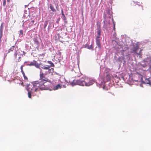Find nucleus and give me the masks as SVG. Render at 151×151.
Segmentation results:
<instances>
[{
    "mask_svg": "<svg viewBox=\"0 0 151 151\" xmlns=\"http://www.w3.org/2000/svg\"><path fill=\"white\" fill-rule=\"evenodd\" d=\"M93 83V81L86 77H82L78 80H74L71 83L72 86L78 85L81 86H89Z\"/></svg>",
    "mask_w": 151,
    "mask_h": 151,
    "instance_id": "1",
    "label": "nucleus"
},
{
    "mask_svg": "<svg viewBox=\"0 0 151 151\" xmlns=\"http://www.w3.org/2000/svg\"><path fill=\"white\" fill-rule=\"evenodd\" d=\"M45 79L39 80V81L34 82V86H36L41 90H45L47 89L49 87V85L47 84V82L50 83V81L48 79L45 78Z\"/></svg>",
    "mask_w": 151,
    "mask_h": 151,
    "instance_id": "2",
    "label": "nucleus"
},
{
    "mask_svg": "<svg viewBox=\"0 0 151 151\" xmlns=\"http://www.w3.org/2000/svg\"><path fill=\"white\" fill-rule=\"evenodd\" d=\"M34 82L32 85L29 84L27 86V91H29L32 92L36 91L37 88L36 86H34Z\"/></svg>",
    "mask_w": 151,
    "mask_h": 151,
    "instance_id": "3",
    "label": "nucleus"
},
{
    "mask_svg": "<svg viewBox=\"0 0 151 151\" xmlns=\"http://www.w3.org/2000/svg\"><path fill=\"white\" fill-rule=\"evenodd\" d=\"M14 58L17 62H19L21 61V57L18 55L17 52L16 51L14 55Z\"/></svg>",
    "mask_w": 151,
    "mask_h": 151,
    "instance_id": "4",
    "label": "nucleus"
},
{
    "mask_svg": "<svg viewBox=\"0 0 151 151\" xmlns=\"http://www.w3.org/2000/svg\"><path fill=\"white\" fill-rule=\"evenodd\" d=\"M145 62L146 63L145 65L143 67H145L147 65L150 64L151 63V57L149 56L147 57L146 59L144 60Z\"/></svg>",
    "mask_w": 151,
    "mask_h": 151,
    "instance_id": "5",
    "label": "nucleus"
},
{
    "mask_svg": "<svg viewBox=\"0 0 151 151\" xmlns=\"http://www.w3.org/2000/svg\"><path fill=\"white\" fill-rule=\"evenodd\" d=\"M4 23H2L0 26V42L1 41V38L3 35V32L4 29Z\"/></svg>",
    "mask_w": 151,
    "mask_h": 151,
    "instance_id": "6",
    "label": "nucleus"
},
{
    "mask_svg": "<svg viewBox=\"0 0 151 151\" xmlns=\"http://www.w3.org/2000/svg\"><path fill=\"white\" fill-rule=\"evenodd\" d=\"M138 49H139L138 47V46H136L135 47H134V48L133 49V50L132 51V52H134V54H136L137 55H140V51L138 53L137 52L138 50Z\"/></svg>",
    "mask_w": 151,
    "mask_h": 151,
    "instance_id": "7",
    "label": "nucleus"
},
{
    "mask_svg": "<svg viewBox=\"0 0 151 151\" xmlns=\"http://www.w3.org/2000/svg\"><path fill=\"white\" fill-rule=\"evenodd\" d=\"M105 78L106 79V80H105L104 82H106L110 81L111 79V76L108 73H107L106 76Z\"/></svg>",
    "mask_w": 151,
    "mask_h": 151,
    "instance_id": "8",
    "label": "nucleus"
},
{
    "mask_svg": "<svg viewBox=\"0 0 151 151\" xmlns=\"http://www.w3.org/2000/svg\"><path fill=\"white\" fill-rule=\"evenodd\" d=\"M40 80H44L43 78H45V76L43 73L42 72L40 71Z\"/></svg>",
    "mask_w": 151,
    "mask_h": 151,
    "instance_id": "9",
    "label": "nucleus"
},
{
    "mask_svg": "<svg viewBox=\"0 0 151 151\" xmlns=\"http://www.w3.org/2000/svg\"><path fill=\"white\" fill-rule=\"evenodd\" d=\"M15 46H12L8 50V53H10V52L12 51H14V53L16 51H17L15 49H14Z\"/></svg>",
    "mask_w": 151,
    "mask_h": 151,
    "instance_id": "10",
    "label": "nucleus"
},
{
    "mask_svg": "<svg viewBox=\"0 0 151 151\" xmlns=\"http://www.w3.org/2000/svg\"><path fill=\"white\" fill-rule=\"evenodd\" d=\"M29 66H36V61L34 60L33 62H31L30 64H29Z\"/></svg>",
    "mask_w": 151,
    "mask_h": 151,
    "instance_id": "11",
    "label": "nucleus"
},
{
    "mask_svg": "<svg viewBox=\"0 0 151 151\" xmlns=\"http://www.w3.org/2000/svg\"><path fill=\"white\" fill-rule=\"evenodd\" d=\"M50 68V66L49 65H47L46 66L43 65L41 67V68L43 69L48 70Z\"/></svg>",
    "mask_w": 151,
    "mask_h": 151,
    "instance_id": "12",
    "label": "nucleus"
},
{
    "mask_svg": "<svg viewBox=\"0 0 151 151\" xmlns=\"http://www.w3.org/2000/svg\"><path fill=\"white\" fill-rule=\"evenodd\" d=\"M61 88V86L60 84H58L56 85L54 87V89L55 90H57L59 88Z\"/></svg>",
    "mask_w": 151,
    "mask_h": 151,
    "instance_id": "13",
    "label": "nucleus"
},
{
    "mask_svg": "<svg viewBox=\"0 0 151 151\" xmlns=\"http://www.w3.org/2000/svg\"><path fill=\"white\" fill-rule=\"evenodd\" d=\"M48 63H49L50 64V67H55L54 64L51 61H48Z\"/></svg>",
    "mask_w": 151,
    "mask_h": 151,
    "instance_id": "14",
    "label": "nucleus"
},
{
    "mask_svg": "<svg viewBox=\"0 0 151 151\" xmlns=\"http://www.w3.org/2000/svg\"><path fill=\"white\" fill-rule=\"evenodd\" d=\"M96 44L98 46V47L99 49H101V43L100 42V41L98 42H96Z\"/></svg>",
    "mask_w": 151,
    "mask_h": 151,
    "instance_id": "15",
    "label": "nucleus"
},
{
    "mask_svg": "<svg viewBox=\"0 0 151 151\" xmlns=\"http://www.w3.org/2000/svg\"><path fill=\"white\" fill-rule=\"evenodd\" d=\"M50 9H51V10L52 11V12H55L56 11V10L54 8V7L53 6H52V5H50Z\"/></svg>",
    "mask_w": 151,
    "mask_h": 151,
    "instance_id": "16",
    "label": "nucleus"
},
{
    "mask_svg": "<svg viewBox=\"0 0 151 151\" xmlns=\"http://www.w3.org/2000/svg\"><path fill=\"white\" fill-rule=\"evenodd\" d=\"M22 73L23 74L24 79L25 80L28 81V78L27 77L25 76L24 73L23 72V73Z\"/></svg>",
    "mask_w": 151,
    "mask_h": 151,
    "instance_id": "17",
    "label": "nucleus"
},
{
    "mask_svg": "<svg viewBox=\"0 0 151 151\" xmlns=\"http://www.w3.org/2000/svg\"><path fill=\"white\" fill-rule=\"evenodd\" d=\"M28 97L29 98H31V93H32L33 92H31L29 91H28Z\"/></svg>",
    "mask_w": 151,
    "mask_h": 151,
    "instance_id": "18",
    "label": "nucleus"
},
{
    "mask_svg": "<svg viewBox=\"0 0 151 151\" xmlns=\"http://www.w3.org/2000/svg\"><path fill=\"white\" fill-rule=\"evenodd\" d=\"M101 31L100 29H98L97 31V33L98 35H99V36L101 35Z\"/></svg>",
    "mask_w": 151,
    "mask_h": 151,
    "instance_id": "19",
    "label": "nucleus"
},
{
    "mask_svg": "<svg viewBox=\"0 0 151 151\" xmlns=\"http://www.w3.org/2000/svg\"><path fill=\"white\" fill-rule=\"evenodd\" d=\"M35 43L37 45H39L40 44V43L37 39H35L34 40Z\"/></svg>",
    "mask_w": 151,
    "mask_h": 151,
    "instance_id": "20",
    "label": "nucleus"
},
{
    "mask_svg": "<svg viewBox=\"0 0 151 151\" xmlns=\"http://www.w3.org/2000/svg\"><path fill=\"white\" fill-rule=\"evenodd\" d=\"M48 24V21H45V22L44 24V28H45L46 26L47 25V24Z\"/></svg>",
    "mask_w": 151,
    "mask_h": 151,
    "instance_id": "21",
    "label": "nucleus"
},
{
    "mask_svg": "<svg viewBox=\"0 0 151 151\" xmlns=\"http://www.w3.org/2000/svg\"><path fill=\"white\" fill-rule=\"evenodd\" d=\"M24 66V65H22L21 66V67H20V69L21 70V72H22V73L24 72L23 70V67Z\"/></svg>",
    "mask_w": 151,
    "mask_h": 151,
    "instance_id": "22",
    "label": "nucleus"
},
{
    "mask_svg": "<svg viewBox=\"0 0 151 151\" xmlns=\"http://www.w3.org/2000/svg\"><path fill=\"white\" fill-rule=\"evenodd\" d=\"M23 35V31L22 30H21L19 31V35Z\"/></svg>",
    "mask_w": 151,
    "mask_h": 151,
    "instance_id": "23",
    "label": "nucleus"
},
{
    "mask_svg": "<svg viewBox=\"0 0 151 151\" xmlns=\"http://www.w3.org/2000/svg\"><path fill=\"white\" fill-rule=\"evenodd\" d=\"M147 83L150 84H151V77L149 78L148 80V82Z\"/></svg>",
    "mask_w": 151,
    "mask_h": 151,
    "instance_id": "24",
    "label": "nucleus"
},
{
    "mask_svg": "<svg viewBox=\"0 0 151 151\" xmlns=\"http://www.w3.org/2000/svg\"><path fill=\"white\" fill-rule=\"evenodd\" d=\"M62 15H63V17H64L65 18V15L63 13V10L62 9Z\"/></svg>",
    "mask_w": 151,
    "mask_h": 151,
    "instance_id": "25",
    "label": "nucleus"
},
{
    "mask_svg": "<svg viewBox=\"0 0 151 151\" xmlns=\"http://www.w3.org/2000/svg\"><path fill=\"white\" fill-rule=\"evenodd\" d=\"M6 0H3V5L5 6L6 4Z\"/></svg>",
    "mask_w": 151,
    "mask_h": 151,
    "instance_id": "26",
    "label": "nucleus"
},
{
    "mask_svg": "<svg viewBox=\"0 0 151 151\" xmlns=\"http://www.w3.org/2000/svg\"><path fill=\"white\" fill-rule=\"evenodd\" d=\"M34 22H35V21L34 20H33L31 22L32 23V24L31 25H30V24H29V26H32L33 25V24L34 23Z\"/></svg>",
    "mask_w": 151,
    "mask_h": 151,
    "instance_id": "27",
    "label": "nucleus"
},
{
    "mask_svg": "<svg viewBox=\"0 0 151 151\" xmlns=\"http://www.w3.org/2000/svg\"><path fill=\"white\" fill-rule=\"evenodd\" d=\"M49 71L52 70V72L54 71V68H49V69H48Z\"/></svg>",
    "mask_w": 151,
    "mask_h": 151,
    "instance_id": "28",
    "label": "nucleus"
},
{
    "mask_svg": "<svg viewBox=\"0 0 151 151\" xmlns=\"http://www.w3.org/2000/svg\"><path fill=\"white\" fill-rule=\"evenodd\" d=\"M100 41V40L99 39L96 38V42Z\"/></svg>",
    "mask_w": 151,
    "mask_h": 151,
    "instance_id": "29",
    "label": "nucleus"
},
{
    "mask_svg": "<svg viewBox=\"0 0 151 151\" xmlns=\"http://www.w3.org/2000/svg\"><path fill=\"white\" fill-rule=\"evenodd\" d=\"M100 36H99V35H98V36L96 37V38L99 39V38L100 37Z\"/></svg>",
    "mask_w": 151,
    "mask_h": 151,
    "instance_id": "30",
    "label": "nucleus"
},
{
    "mask_svg": "<svg viewBox=\"0 0 151 151\" xmlns=\"http://www.w3.org/2000/svg\"><path fill=\"white\" fill-rule=\"evenodd\" d=\"M140 76V78H142V77H141V76H140V75H138V74H137V75H136V76Z\"/></svg>",
    "mask_w": 151,
    "mask_h": 151,
    "instance_id": "31",
    "label": "nucleus"
},
{
    "mask_svg": "<svg viewBox=\"0 0 151 151\" xmlns=\"http://www.w3.org/2000/svg\"><path fill=\"white\" fill-rule=\"evenodd\" d=\"M37 68H38L39 67V65L37 64V65H36V66Z\"/></svg>",
    "mask_w": 151,
    "mask_h": 151,
    "instance_id": "32",
    "label": "nucleus"
},
{
    "mask_svg": "<svg viewBox=\"0 0 151 151\" xmlns=\"http://www.w3.org/2000/svg\"><path fill=\"white\" fill-rule=\"evenodd\" d=\"M10 1V0H7V1L8 2H9Z\"/></svg>",
    "mask_w": 151,
    "mask_h": 151,
    "instance_id": "33",
    "label": "nucleus"
},
{
    "mask_svg": "<svg viewBox=\"0 0 151 151\" xmlns=\"http://www.w3.org/2000/svg\"><path fill=\"white\" fill-rule=\"evenodd\" d=\"M22 52L23 53L22 54L24 55L25 54V52L24 51H23Z\"/></svg>",
    "mask_w": 151,
    "mask_h": 151,
    "instance_id": "34",
    "label": "nucleus"
},
{
    "mask_svg": "<svg viewBox=\"0 0 151 151\" xmlns=\"http://www.w3.org/2000/svg\"><path fill=\"white\" fill-rule=\"evenodd\" d=\"M114 30L115 28V24H114Z\"/></svg>",
    "mask_w": 151,
    "mask_h": 151,
    "instance_id": "35",
    "label": "nucleus"
},
{
    "mask_svg": "<svg viewBox=\"0 0 151 151\" xmlns=\"http://www.w3.org/2000/svg\"><path fill=\"white\" fill-rule=\"evenodd\" d=\"M58 36H60V34H59V33H58Z\"/></svg>",
    "mask_w": 151,
    "mask_h": 151,
    "instance_id": "36",
    "label": "nucleus"
},
{
    "mask_svg": "<svg viewBox=\"0 0 151 151\" xmlns=\"http://www.w3.org/2000/svg\"><path fill=\"white\" fill-rule=\"evenodd\" d=\"M64 19L65 20H66V18H65L64 17Z\"/></svg>",
    "mask_w": 151,
    "mask_h": 151,
    "instance_id": "37",
    "label": "nucleus"
},
{
    "mask_svg": "<svg viewBox=\"0 0 151 151\" xmlns=\"http://www.w3.org/2000/svg\"><path fill=\"white\" fill-rule=\"evenodd\" d=\"M112 20L113 21V18H112Z\"/></svg>",
    "mask_w": 151,
    "mask_h": 151,
    "instance_id": "38",
    "label": "nucleus"
},
{
    "mask_svg": "<svg viewBox=\"0 0 151 151\" xmlns=\"http://www.w3.org/2000/svg\"><path fill=\"white\" fill-rule=\"evenodd\" d=\"M88 49H90V48L89 47H88Z\"/></svg>",
    "mask_w": 151,
    "mask_h": 151,
    "instance_id": "39",
    "label": "nucleus"
},
{
    "mask_svg": "<svg viewBox=\"0 0 151 151\" xmlns=\"http://www.w3.org/2000/svg\"><path fill=\"white\" fill-rule=\"evenodd\" d=\"M60 31H62V29H60Z\"/></svg>",
    "mask_w": 151,
    "mask_h": 151,
    "instance_id": "40",
    "label": "nucleus"
},
{
    "mask_svg": "<svg viewBox=\"0 0 151 151\" xmlns=\"http://www.w3.org/2000/svg\"><path fill=\"white\" fill-rule=\"evenodd\" d=\"M138 80H135V81H138Z\"/></svg>",
    "mask_w": 151,
    "mask_h": 151,
    "instance_id": "41",
    "label": "nucleus"
}]
</instances>
